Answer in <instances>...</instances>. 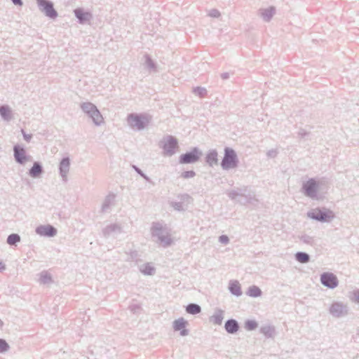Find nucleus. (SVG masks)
<instances>
[{"label":"nucleus","mask_w":359,"mask_h":359,"mask_svg":"<svg viewBox=\"0 0 359 359\" xmlns=\"http://www.w3.org/2000/svg\"><path fill=\"white\" fill-rule=\"evenodd\" d=\"M236 155L233 150L226 148L222 162V166L224 169L234 168L236 165Z\"/></svg>","instance_id":"1"},{"label":"nucleus","mask_w":359,"mask_h":359,"mask_svg":"<svg viewBox=\"0 0 359 359\" xmlns=\"http://www.w3.org/2000/svg\"><path fill=\"white\" fill-rule=\"evenodd\" d=\"M309 217L322 222H327L334 217L333 213L330 210H322L320 209L312 210L308 214Z\"/></svg>","instance_id":"2"},{"label":"nucleus","mask_w":359,"mask_h":359,"mask_svg":"<svg viewBox=\"0 0 359 359\" xmlns=\"http://www.w3.org/2000/svg\"><path fill=\"white\" fill-rule=\"evenodd\" d=\"M322 283L331 288L337 287L338 280L337 277L332 273H325L321 276L320 278Z\"/></svg>","instance_id":"3"},{"label":"nucleus","mask_w":359,"mask_h":359,"mask_svg":"<svg viewBox=\"0 0 359 359\" xmlns=\"http://www.w3.org/2000/svg\"><path fill=\"white\" fill-rule=\"evenodd\" d=\"M200 153L197 149H194L191 152L183 154L180 156L181 163H191L197 161L200 156Z\"/></svg>","instance_id":"4"},{"label":"nucleus","mask_w":359,"mask_h":359,"mask_svg":"<svg viewBox=\"0 0 359 359\" xmlns=\"http://www.w3.org/2000/svg\"><path fill=\"white\" fill-rule=\"evenodd\" d=\"M177 148V142L176 140H175L172 137H168L164 142L163 149L164 151L166 154L171 155L172 154L176 149Z\"/></svg>","instance_id":"5"},{"label":"nucleus","mask_w":359,"mask_h":359,"mask_svg":"<svg viewBox=\"0 0 359 359\" xmlns=\"http://www.w3.org/2000/svg\"><path fill=\"white\" fill-rule=\"evenodd\" d=\"M38 2L48 16L52 18L57 16V12L53 8V4L48 3L46 0H39Z\"/></svg>","instance_id":"6"},{"label":"nucleus","mask_w":359,"mask_h":359,"mask_svg":"<svg viewBox=\"0 0 359 359\" xmlns=\"http://www.w3.org/2000/svg\"><path fill=\"white\" fill-rule=\"evenodd\" d=\"M304 189L307 196L313 197L317 191L318 184L313 180H310L304 184Z\"/></svg>","instance_id":"7"},{"label":"nucleus","mask_w":359,"mask_h":359,"mask_svg":"<svg viewBox=\"0 0 359 359\" xmlns=\"http://www.w3.org/2000/svg\"><path fill=\"white\" fill-rule=\"evenodd\" d=\"M187 322L184 318H179L174 321L173 328L175 331H180V334L182 336L187 334L188 332L185 329Z\"/></svg>","instance_id":"8"},{"label":"nucleus","mask_w":359,"mask_h":359,"mask_svg":"<svg viewBox=\"0 0 359 359\" xmlns=\"http://www.w3.org/2000/svg\"><path fill=\"white\" fill-rule=\"evenodd\" d=\"M36 232L41 236H53L55 234L56 230L52 226L44 225L39 226Z\"/></svg>","instance_id":"9"},{"label":"nucleus","mask_w":359,"mask_h":359,"mask_svg":"<svg viewBox=\"0 0 359 359\" xmlns=\"http://www.w3.org/2000/svg\"><path fill=\"white\" fill-rule=\"evenodd\" d=\"M130 126L133 128L140 129L144 127V123L137 116L131 115L128 118Z\"/></svg>","instance_id":"10"},{"label":"nucleus","mask_w":359,"mask_h":359,"mask_svg":"<svg viewBox=\"0 0 359 359\" xmlns=\"http://www.w3.org/2000/svg\"><path fill=\"white\" fill-rule=\"evenodd\" d=\"M229 290L231 292L236 296H240L242 293L240 283L236 281H231L229 283Z\"/></svg>","instance_id":"11"},{"label":"nucleus","mask_w":359,"mask_h":359,"mask_svg":"<svg viewBox=\"0 0 359 359\" xmlns=\"http://www.w3.org/2000/svg\"><path fill=\"white\" fill-rule=\"evenodd\" d=\"M15 159L19 163H24L26 161L25 152L23 149L15 147L14 149Z\"/></svg>","instance_id":"12"},{"label":"nucleus","mask_w":359,"mask_h":359,"mask_svg":"<svg viewBox=\"0 0 359 359\" xmlns=\"http://www.w3.org/2000/svg\"><path fill=\"white\" fill-rule=\"evenodd\" d=\"M225 328L229 333L236 332L238 329V325L236 320H228L225 324Z\"/></svg>","instance_id":"13"},{"label":"nucleus","mask_w":359,"mask_h":359,"mask_svg":"<svg viewBox=\"0 0 359 359\" xmlns=\"http://www.w3.org/2000/svg\"><path fill=\"white\" fill-rule=\"evenodd\" d=\"M207 162L212 165L217 163V153L215 151L210 152L206 157Z\"/></svg>","instance_id":"14"},{"label":"nucleus","mask_w":359,"mask_h":359,"mask_svg":"<svg viewBox=\"0 0 359 359\" xmlns=\"http://www.w3.org/2000/svg\"><path fill=\"white\" fill-rule=\"evenodd\" d=\"M247 294L250 297H257L261 295L262 292L258 287L252 286L248 289Z\"/></svg>","instance_id":"15"},{"label":"nucleus","mask_w":359,"mask_h":359,"mask_svg":"<svg viewBox=\"0 0 359 359\" xmlns=\"http://www.w3.org/2000/svg\"><path fill=\"white\" fill-rule=\"evenodd\" d=\"M41 166L38 163H35L29 171L30 175L32 176L33 177H38L41 174Z\"/></svg>","instance_id":"16"},{"label":"nucleus","mask_w":359,"mask_h":359,"mask_svg":"<svg viewBox=\"0 0 359 359\" xmlns=\"http://www.w3.org/2000/svg\"><path fill=\"white\" fill-rule=\"evenodd\" d=\"M187 311L191 314H196L200 313L201 308L197 304H191L187 307Z\"/></svg>","instance_id":"17"},{"label":"nucleus","mask_w":359,"mask_h":359,"mask_svg":"<svg viewBox=\"0 0 359 359\" xmlns=\"http://www.w3.org/2000/svg\"><path fill=\"white\" fill-rule=\"evenodd\" d=\"M296 259L301 263H306L309 261V257L304 252H298L296 254Z\"/></svg>","instance_id":"18"},{"label":"nucleus","mask_w":359,"mask_h":359,"mask_svg":"<svg viewBox=\"0 0 359 359\" xmlns=\"http://www.w3.org/2000/svg\"><path fill=\"white\" fill-rule=\"evenodd\" d=\"M342 305L338 303L333 304L330 307V312L335 314L342 311Z\"/></svg>","instance_id":"19"},{"label":"nucleus","mask_w":359,"mask_h":359,"mask_svg":"<svg viewBox=\"0 0 359 359\" xmlns=\"http://www.w3.org/2000/svg\"><path fill=\"white\" fill-rule=\"evenodd\" d=\"M245 327L248 330H253L257 327V323L255 320H248L245 323Z\"/></svg>","instance_id":"20"},{"label":"nucleus","mask_w":359,"mask_h":359,"mask_svg":"<svg viewBox=\"0 0 359 359\" xmlns=\"http://www.w3.org/2000/svg\"><path fill=\"white\" fill-rule=\"evenodd\" d=\"M69 167V161L67 158L63 159L60 163L61 172H66Z\"/></svg>","instance_id":"21"},{"label":"nucleus","mask_w":359,"mask_h":359,"mask_svg":"<svg viewBox=\"0 0 359 359\" xmlns=\"http://www.w3.org/2000/svg\"><path fill=\"white\" fill-rule=\"evenodd\" d=\"M75 14L76 17L80 19L81 21L86 20L89 18L88 13H84L81 10H76Z\"/></svg>","instance_id":"22"},{"label":"nucleus","mask_w":359,"mask_h":359,"mask_svg":"<svg viewBox=\"0 0 359 359\" xmlns=\"http://www.w3.org/2000/svg\"><path fill=\"white\" fill-rule=\"evenodd\" d=\"M20 241V236L17 234H11L8 237L7 242L10 245H13Z\"/></svg>","instance_id":"23"},{"label":"nucleus","mask_w":359,"mask_h":359,"mask_svg":"<svg viewBox=\"0 0 359 359\" xmlns=\"http://www.w3.org/2000/svg\"><path fill=\"white\" fill-rule=\"evenodd\" d=\"M83 109H89L92 110L93 113L94 118H96L99 119V118H100L99 112L97 110H93L94 109V107L92 104H84L83 105Z\"/></svg>","instance_id":"24"},{"label":"nucleus","mask_w":359,"mask_h":359,"mask_svg":"<svg viewBox=\"0 0 359 359\" xmlns=\"http://www.w3.org/2000/svg\"><path fill=\"white\" fill-rule=\"evenodd\" d=\"M0 114L4 118H8L10 116V110L7 107H1Z\"/></svg>","instance_id":"25"},{"label":"nucleus","mask_w":359,"mask_h":359,"mask_svg":"<svg viewBox=\"0 0 359 359\" xmlns=\"http://www.w3.org/2000/svg\"><path fill=\"white\" fill-rule=\"evenodd\" d=\"M8 345L4 340L0 339V352L5 351L8 349Z\"/></svg>","instance_id":"26"},{"label":"nucleus","mask_w":359,"mask_h":359,"mask_svg":"<svg viewBox=\"0 0 359 359\" xmlns=\"http://www.w3.org/2000/svg\"><path fill=\"white\" fill-rule=\"evenodd\" d=\"M195 175V172L192 170L190 171H186L182 173V177L184 178H189L193 177Z\"/></svg>","instance_id":"27"},{"label":"nucleus","mask_w":359,"mask_h":359,"mask_svg":"<svg viewBox=\"0 0 359 359\" xmlns=\"http://www.w3.org/2000/svg\"><path fill=\"white\" fill-rule=\"evenodd\" d=\"M228 237L226 236H222L220 237V241L224 243H226L228 242Z\"/></svg>","instance_id":"28"},{"label":"nucleus","mask_w":359,"mask_h":359,"mask_svg":"<svg viewBox=\"0 0 359 359\" xmlns=\"http://www.w3.org/2000/svg\"><path fill=\"white\" fill-rule=\"evenodd\" d=\"M12 1L13 2V4H15L16 5L21 6L22 4L21 0H12Z\"/></svg>","instance_id":"29"},{"label":"nucleus","mask_w":359,"mask_h":359,"mask_svg":"<svg viewBox=\"0 0 359 359\" xmlns=\"http://www.w3.org/2000/svg\"><path fill=\"white\" fill-rule=\"evenodd\" d=\"M354 301L357 303H359V292L355 294Z\"/></svg>","instance_id":"30"},{"label":"nucleus","mask_w":359,"mask_h":359,"mask_svg":"<svg viewBox=\"0 0 359 359\" xmlns=\"http://www.w3.org/2000/svg\"><path fill=\"white\" fill-rule=\"evenodd\" d=\"M4 269V264L1 262H0V270Z\"/></svg>","instance_id":"31"},{"label":"nucleus","mask_w":359,"mask_h":359,"mask_svg":"<svg viewBox=\"0 0 359 359\" xmlns=\"http://www.w3.org/2000/svg\"><path fill=\"white\" fill-rule=\"evenodd\" d=\"M151 271H153V269L150 268L149 271L147 272L148 274H151Z\"/></svg>","instance_id":"32"}]
</instances>
